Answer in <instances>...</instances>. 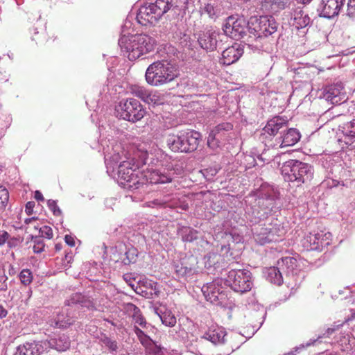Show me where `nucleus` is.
Instances as JSON below:
<instances>
[{"instance_id": "obj_1", "label": "nucleus", "mask_w": 355, "mask_h": 355, "mask_svg": "<svg viewBox=\"0 0 355 355\" xmlns=\"http://www.w3.org/2000/svg\"><path fill=\"white\" fill-rule=\"evenodd\" d=\"M130 21H126L123 26L122 34L119 40V45L122 51L127 53L130 60H135L141 55L154 50L155 40L146 34L131 35L125 33V28L130 26Z\"/></svg>"}, {"instance_id": "obj_2", "label": "nucleus", "mask_w": 355, "mask_h": 355, "mask_svg": "<svg viewBox=\"0 0 355 355\" xmlns=\"http://www.w3.org/2000/svg\"><path fill=\"white\" fill-rule=\"evenodd\" d=\"M178 76L175 65L168 60H162L150 64L145 73L147 83L159 87L172 82Z\"/></svg>"}, {"instance_id": "obj_3", "label": "nucleus", "mask_w": 355, "mask_h": 355, "mask_svg": "<svg viewBox=\"0 0 355 355\" xmlns=\"http://www.w3.org/2000/svg\"><path fill=\"white\" fill-rule=\"evenodd\" d=\"M313 166L296 159H289L282 167V174L285 181L299 187L311 180L313 177Z\"/></svg>"}, {"instance_id": "obj_4", "label": "nucleus", "mask_w": 355, "mask_h": 355, "mask_svg": "<svg viewBox=\"0 0 355 355\" xmlns=\"http://www.w3.org/2000/svg\"><path fill=\"white\" fill-rule=\"evenodd\" d=\"M201 138L200 132L188 130L176 135L169 134L166 137V144L173 152L188 153L198 148Z\"/></svg>"}, {"instance_id": "obj_5", "label": "nucleus", "mask_w": 355, "mask_h": 355, "mask_svg": "<svg viewBox=\"0 0 355 355\" xmlns=\"http://www.w3.org/2000/svg\"><path fill=\"white\" fill-rule=\"evenodd\" d=\"M252 231L254 241L260 245L278 241L285 233L277 219L271 223L256 225Z\"/></svg>"}, {"instance_id": "obj_6", "label": "nucleus", "mask_w": 355, "mask_h": 355, "mask_svg": "<svg viewBox=\"0 0 355 355\" xmlns=\"http://www.w3.org/2000/svg\"><path fill=\"white\" fill-rule=\"evenodd\" d=\"M132 161H122L117 166L118 182L124 189L135 190L144 184V180L138 176V164Z\"/></svg>"}, {"instance_id": "obj_7", "label": "nucleus", "mask_w": 355, "mask_h": 355, "mask_svg": "<svg viewBox=\"0 0 355 355\" xmlns=\"http://www.w3.org/2000/svg\"><path fill=\"white\" fill-rule=\"evenodd\" d=\"M168 12V1L155 0L139 8L136 19L142 26L154 25Z\"/></svg>"}, {"instance_id": "obj_8", "label": "nucleus", "mask_w": 355, "mask_h": 355, "mask_svg": "<svg viewBox=\"0 0 355 355\" xmlns=\"http://www.w3.org/2000/svg\"><path fill=\"white\" fill-rule=\"evenodd\" d=\"M202 338L210 341L215 345H225L223 352L217 355H230L238 347L232 342L233 336L229 335L225 328L218 324L211 325L202 336Z\"/></svg>"}, {"instance_id": "obj_9", "label": "nucleus", "mask_w": 355, "mask_h": 355, "mask_svg": "<svg viewBox=\"0 0 355 355\" xmlns=\"http://www.w3.org/2000/svg\"><path fill=\"white\" fill-rule=\"evenodd\" d=\"M225 282L234 291L240 293L250 291L253 286L252 272L246 269H232Z\"/></svg>"}, {"instance_id": "obj_10", "label": "nucleus", "mask_w": 355, "mask_h": 355, "mask_svg": "<svg viewBox=\"0 0 355 355\" xmlns=\"http://www.w3.org/2000/svg\"><path fill=\"white\" fill-rule=\"evenodd\" d=\"M116 112L119 118L133 123L141 120L146 114L139 101L132 98L121 101Z\"/></svg>"}, {"instance_id": "obj_11", "label": "nucleus", "mask_w": 355, "mask_h": 355, "mask_svg": "<svg viewBox=\"0 0 355 355\" xmlns=\"http://www.w3.org/2000/svg\"><path fill=\"white\" fill-rule=\"evenodd\" d=\"M253 27L248 28L249 31L257 37H268L275 33L277 30V23L272 16L263 15L255 19L252 22Z\"/></svg>"}, {"instance_id": "obj_12", "label": "nucleus", "mask_w": 355, "mask_h": 355, "mask_svg": "<svg viewBox=\"0 0 355 355\" xmlns=\"http://www.w3.org/2000/svg\"><path fill=\"white\" fill-rule=\"evenodd\" d=\"M332 235L330 232L320 231L317 233H310L302 241V245L306 250L321 251L328 246L331 241Z\"/></svg>"}, {"instance_id": "obj_13", "label": "nucleus", "mask_w": 355, "mask_h": 355, "mask_svg": "<svg viewBox=\"0 0 355 355\" xmlns=\"http://www.w3.org/2000/svg\"><path fill=\"white\" fill-rule=\"evenodd\" d=\"M248 28V24L243 18L231 16L227 19L223 30L227 36L237 40L243 37Z\"/></svg>"}, {"instance_id": "obj_14", "label": "nucleus", "mask_w": 355, "mask_h": 355, "mask_svg": "<svg viewBox=\"0 0 355 355\" xmlns=\"http://www.w3.org/2000/svg\"><path fill=\"white\" fill-rule=\"evenodd\" d=\"M130 92L149 105H159L164 103L163 95L157 91L148 89L144 86L132 85L130 87Z\"/></svg>"}, {"instance_id": "obj_15", "label": "nucleus", "mask_w": 355, "mask_h": 355, "mask_svg": "<svg viewBox=\"0 0 355 355\" xmlns=\"http://www.w3.org/2000/svg\"><path fill=\"white\" fill-rule=\"evenodd\" d=\"M222 282V279H215L202 287V292L207 301L218 304L225 299Z\"/></svg>"}, {"instance_id": "obj_16", "label": "nucleus", "mask_w": 355, "mask_h": 355, "mask_svg": "<svg viewBox=\"0 0 355 355\" xmlns=\"http://www.w3.org/2000/svg\"><path fill=\"white\" fill-rule=\"evenodd\" d=\"M288 121L286 119L276 116L268 121L265 127L262 129L261 135L266 145L269 143V140L279 132L284 131L287 128Z\"/></svg>"}, {"instance_id": "obj_17", "label": "nucleus", "mask_w": 355, "mask_h": 355, "mask_svg": "<svg viewBox=\"0 0 355 355\" xmlns=\"http://www.w3.org/2000/svg\"><path fill=\"white\" fill-rule=\"evenodd\" d=\"M322 98L333 105H340L346 101V92L342 83H336L322 89Z\"/></svg>"}, {"instance_id": "obj_18", "label": "nucleus", "mask_w": 355, "mask_h": 355, "mask_svg": "<svg viewBox=\"0 0 355 355\" xmlns=\"http://www.w3.org/2000/svg\"><path fill=\"white\" fill-rule=\"evenodd\" d=\"M197 258L193 255L184 257L174 264L175 272L179 277L189 278L197 272Z\"/></svg>"}, {"instance_id": "obj_19", "label": "nucleus", "mask_w": 355, "mask_h": 355, "mask_svg": "<svg viewBox=\"0 0 355 355\" xmlns=\"http://www.w3.org/2000/svg\"><path fill=\"white\" fill-rule=\"evenodd\" d=\"M345 0H321L317 12L320 17L331 19L338 16L343 7Z\"/></svg>"}, {"instance_id": "obj_20", "label": "nucleus", "mask_w": 355, "mask_h": 355, "mask_svg": "<svg viewBox=\"0 0 355 355\" xmlns=\"http://www.w3.org/2000/svg\"><path fill=\"white\" fill-rule=\"evenodd\" d=\"M259 209H256L253 211L255 215L254 220H251V221L254 223H259L261 220L266 218L268 215L272 210V208L275 204V197L274 195L268 194L265 195V197L262 196L259 198L257 202Z\"/></svg>"}, {"instance_id": "obj_21", "label": "nucleus", "mask_w": 355, "mask_h": 355, "mask_svg": "<svg viewBox=\"0 0 355 355\" xmlns=\"http://www.w3.org/2000/svg\"><path fill=\"white\" fill-rule=\"evenodd\" d=\"M281 136L276 138L275 141L268 146L272 148H284L295 145L300 139V134L295 128H289L286 132L282 131Z\"/></svg>"}, {"instance_id": "obj_22", "label": "nucleus", "mask_w": 355, "mask_h": 355, "mask_svg": "<svg viewBox=\"0 0 355 355\" xmlns=\"http://www.w3.org/2000/svg\"><path fill=\"white\" fill-rule=\"evenodd\" d=\"M47 345L44 341L27 342L19 345L13 355H40L47 349Z\"/></svg>"}, {"instance_id": "obj_23", "label": "nucleus", "mask_w": 355, "mask_h": 355, "mask_svg": "<svg viewBox=\"0 0 355 355\" xmlns=\"http://www.w3.org/2000/svg\"><path fill=\"white\" fill-rule=\"evenodd\" d=\"M277 266L282 270V275H285L286 277H294L299 272L297 261L294 257H282L277 261Z\"/></svg>"}, {"instance_id": "obj_24", "label": "nucleus", "mask_w": 355, "mask_h": 355, "mask_svg": "<svg viewBox=\"0 0 355 355\" xmlns=\"http://www.w3.org/2000/svg\"><path fill=\"white\" fill-rule=\"evenodd\" d=\"M243 53V50L241 45L235 43L223 51L220 62L224 65H230L236 62Z\"/></svg>"}, {"instance_id": "obj_25", "label": "nucleus", "mask_w": 355, "mask_h": 355, "mask_svg": "<svg viewBox=\"0 0 355 355\" xmlns=\"http://www.w3.org/2000/svg\"><path fill=\"white\" fill-rule=\"evenodd\" d=\"M217 33L211 30L205 31L198 34V42L200 47L206 51H214L217 45Z\"/></svg>"}, {"instance_id": "obj_26", "label": "nucleus", "mask_w": 355, "mask_h": 355, "mask_svg": "<svg viewBox=\"0 0 355 355\" xmlns=\"http://www.w3.org/2000/svg\"><path fill=\"white\" fill-rule=\"evenodd\" d=\"M200 12L202 15H207L214 21L223 13V7L219 0H209L200 8Z\"/></svg>"}, {"instance_id": "obj_27", "label": "nucleus", "mask_w": 355, "mask_h": 355, "mask_svg": "<svg viewBox=\"0 0 355 355\" xmlns=\"http://www.w3.org/2000/svg\"><path fill=\"white\" fill-rule=\"evenodd\" d=\"M173 174L172 170L162 168L150 171L148 178L152 184H164L171 182Z\"/></svg>"}, {"instance_id": "obj_28", "label": "nucleus", "mask_w": 355, "mask_h": 355, "mask_svg": "<svg viewBox=\"0 0 355 355\" xmlns=\"http://www.w3.org/2000/svg\"><path fill=\"white\" fill-rule=\"evenodd\" d=\"M338 141L347 146L355 141V119L343 124Z\"/></svg>"}, {"instance_id": "obj_29", "label": "nucleus", "mask_w": 355, "mask_h": 355, "mask_svg": "<svg viewBox=\"0 0 355 355\" xmlns=\"http://www.w3.org/2000/svg\"><path fill=\"white\" fill-rule=\"evenodd\" d=\"M47 343V349L53 348L59 352H64L70 347L71 341L68 336L65 334L59 335L58 337L45 340Z\"/></svg>"}, {"instance_id": "obj_30", "label": "nucleus", "mask_w": 355, "mask_h": 355, "mask_svg": "<svg viewBox=\"0 0 355 355\" xmlns=\"http://www.w3.org/2000/svg\"><path fill=\"white\" fill-rule=\"evenodd\" d=\"M291 19L293 26L297 29L305 28L311 23L309 15L300 7L294 10Z\"/></svg>"}, {"instance_id": "obj_31", "label": "nucleus", "mask_w": 355, "mask_h": 355, "mask_svg": "<svg viewBox=\"0 0 355 355\" xmlns=\"http://www.w3.org/2000/svg\"><path fill=\"white\" fill-rule=\"evenodd\" d=\"M73 315L68 308H62V311L58 313L54 319V327L58 328H66L74 322Z\"/></svg>"}, {"instance_id": "obj_32", "label": "nucleus", "mask_w": 355, "mask_h": 355, "mask_svg": "<svg viewBox=\"0 0 355 355\" xmlns=\"http://www.w3.org/2000/svg\"><path fill=\"white\" fill-rule=\"evenodd\" d=\"M116 149H113L114 153H112L110 152L109 147L105 150V162L107 166V171L111 168L112 171L114 170L115 166L117 165L118 162L121 159V156L119 152V149L120 148L119 146H116Z\"/></svg>"}, {"instance_id": "obj_33", "label": "nucleus", "mask_w": 355, "mask_h": 355, "mask_svg": "<svg viewBox=\"0 0 355 355\" xmlns=\"http://www.w3.org/2000/svg\"><path fill=\"white\" fill-rule=\"evenodd\" d=\"M265 277L267 280L272 284L281 285L283 282V275L282 270H279L278 266L277 267H270L264 271Z\"/></svg>"}, {"instance_id": "obj_34", "label": "nucleus", "mask_w": 355, "mask_h": 355, "mask_svg": "<svg viewBox=\"0 0 355 355\" xmlns=\"http://www.w3.org/2000/svg\"><path fill=\"white\" fill-rule=\"evenodd\" d=\"M155 313L157 314L163 324L166 327H173L175 325L177 320L171 311L165 310L162 311L158 308H155Z\"/></svg>"}, {"instance_id": "obj_35", "label": "nucleus", "mask_w": 355, "mask_h": 355, "mask_svg": "<svg viewBox=\"0 0 355 355\" xmlns=\"http://www.w3.org/2000/svg\"><path fill=\"white\" fill-rule=\"evenodd\" d=\"M178 234L184 242H192L198 237V232L190 227H182L178 230Z\"/></svg>"}, {"instance_id": "obj_36", "label": "nucleus", "mask_w": 355, "mask_h": 355, "mask_svg": "<svg viewBox=\"0 0 355 355\" xmlns=\"http://www.w3.org/2000/svg\"><path fill=\"white\" fill-rule=\"evenodd\" d=\"M221 259L220 254L215 252H209L204 257L203 261L205 268L208 269L214 268L216 269L219 267V263Z\"/></svg>"}, {"instance_id": "obj_37", "label": "nucleus", "mask_w": 355, "mask_h": 355, "mask_svg": "<svg viewBox=\"0 0 355 355\" xmlns=\"http://www.w3.org/2000/svg\"><path fill=\"white\" fill-rule=\"evenodd\" d=\"M98 339L101 345L106 347L110 353L114 354L117 352L119 345L116 340L108 337L105 334H102Z\"/></svg>"}, {"instance_id": "obj_38", "label": "nucleus", "mask_w": 355, "mask_h": 355, "mask_svg": "<svg viewBox=\"0 0 355 355\" xmlns=\"http://www.w3.org/2000/svg\"><path fill=\"white\" fill-rule=\"evenodd\" d=\"M232 129L233 125L232 123L223 122L215 126L210 132H214L215 135L222 139L226 135V133L232 130Z\"/></svg>"}, {"instance_id": "obj_39", "label": "nucleus", "mask_w": 355, "mask_h": 355, "mask_svg": "<svg viewBox=\"0 0 355 355\" xmlns=\"http://www.w3.org/2000/svg\"><path fill=\"white\" fill-rule=\"evenodd\" d=\"M133 330L140 343L146 347V351L150 347V346L155 345L153 340L138 327L135 326Z\"/></svg>"}, {"instance_id": "obj_40", "label": "nucleus", "mask_w": 355, "mask_h": 355, "mask_svg": "<svg viewBox=\"0 0 355 355\" xmlns=\"http://www.w3.org/2000/svg\"><path fill=\"white\" fill-rule=\"evenodd\" d=\"M138 256V251L135 248L131 247L127 249L125 252V257L122 259L125 265H130L136 262Z\"/></svg>"}, {"instance_id": "obj_41", "label": "nucleus", "mask_w": 355, "mask_h": 355, "mask_svg": "<svg viewBox=\"0 0 355 355\" xmlns=\"http://www.w3.org/2000/svg\"><path fill=\"white\" fill-rule=\"evenodd\" d=\"M19 278L23 285L28 286L33 282V276L29 269H23L19 275Z\"/></svg>"}, {"instance_id": "obj_42", "label": "nucleus", "mask_w": 355, "mask_h": 355, "mask_svg": "<svg viewBox=\"0 0 355 355\" xmlns=\"http://www.w3.org/2000/svg\"><path fill=\"white\" fill-rule=\"evenodd\" d=\"M9 192L3 186H0V211H3L8 203Z\"/></svg>"}, {"instance_id": "obj_43", "label": "nucleus", "mask_w": 355, "mask_h": 355, "mask_svg": "<svg viewBox=\"0 0 355 355\" xmlns=\"http://www.w3.org/2000/svg\"><path fill=\"white\" fill-rule=\"evenodd\" d=\"M220 139L210 132L207 137V144L213 150H216L220 147Z\"/></svg>"}, {"instance_id": "obj_44", "label": "nucleus", "mask_w": 355, "mask_h": 355, "mask_svg": "<svg viewBox=\"0 0 355 355\" xmlns=\"http://www.w3.org/2000/svg\"><path fill=\"white\" fill-rule=\"evenodd\" d=\"M159 198L161 201H163L162 204L163 207L175 208L178 207V200L171 195L164 196Z\"/></svg>"}, {"instance_id": "obj_45", "label": "nucleus", "mask_w": 355, "mask_h": 355, "mask_svg": "<svg viewBox=\"0 0 355 355\" xmlns=\"http://www.w3.org/2000/svg\"><path fill=\"white\" fill-rule=\"evenodd\" d=\"M167 349L157 345H153L146 351V355H167Z\"/></svg>"}, {"instance_id": "obj_46", "label": "nucleus", "mask_w": 355, "mask_h": 355, "mask_svg": "<svg viewBox=\"0 0 355 355\" xmlns=\"http://www.w3.org/2000/svg\"><path fill=\"white\" fill-rule=\"evenodd\" d=\"M122 309L132 318H133V315H137L140 311V309L132 303L123 304Z\"/></svg>"}, {"instance_id": "obj_47", "label": "nucleus", "mask_w": 355, "mask_h": 355, "mask_svg": "<svg viewBox=\"0 0 355 355\" xmlns=\"http://www.w3.org/2000/svg\"><path fill=\"white\" fill-rule=\"evenodd\" d=\"M31 239L34 243V245L33 247V251L35 253H40L44 251V243L42 239L41 236H31Z\"/></svg>"}, {"instance_id": "obj_48", "label": "nucleus", "mask_w": 355, "mask_h": 355, "mask_svg": "<svg viewBox=\"0 0 355 355\" xmlns=\"http://www.w3.org/2000/svg\"><path fill=\"white\" fill-rule=\"evenodd\" d=\"M132 320H134L135 324L140 325L144 329H146L150 326L149 324L146 322V319L141 313V311L138 313V314L133 315Z\"/></svg>"}, {"instance_id": "obj_49", "label": "nucleus", "mask_w": 355, "mask_h": 355, "mask_svg": "<svg viewBox=\"0 0 355 355\" xmlns=\"http://www.w3.org/2000/svg\"><path fill=\"white\" fill-rule=\"evenodd\" d=\"M39 232L41 237H45L48 239H52L53 236V230L49 226L44 225L42 227L40 228Z\"/></svg>"}, {"instance_id": "obj_50", "label": "nucleus", "mask_w": 355, "mask_h": 355, "mask_svg": "<svg viewBox=\"0 0 355 355\" xmlns=\"http://www.w3.org/2000/svg\"><path fill=\"white\" fill-rule=\"evenodd\" d=\"M47 205L49 209L53 212L54 216H60L62 214V211L57 205L56 201L53 200H49Z\"/></svg>"}, {"instance_id": "obj_51", "label": "nucleus", "mask_w": 355, "mask_h": 355, "mask_svg": "<svg viewBox=\"0 0 355 355\" xmlns=\"http://www.w3.org/2000/svg\"><path fill=\"white\" fill-rule=\"evenodd\" d=\"M222 237L224 238V239L226 240L227 242H230V241L231 240L233 242L239 243L242 240V237L240 236L239 234L235 235L230 232L223 233Z\"/></svg>"}, {"instance_id": "obj_52", "label": "nucleus", "mask_w": 355, "mask_h": 355, "mask_svg": "<svg viewBox=\"0 0 355 355\" xmlns=\"http://www.w3.org/2000/svg\"><path fill=\"white\" fill-rule=\"evenodd\" d=\"M347 15L350 17H355V0H348Z\"/></svg>"}, {"instance_id": "obj_53", "label": "nucleus", "mask_w": 355, "mask_h": 355, "mask_svg": "<svg viewBox=\"0 0 355 355\" xmlns=\"http://www.w3.org/2000/svg\"><path fill=\"white\" fill-rule=\"evenodd\" d=\"M82 298V295L80 294L76 293L71 296L69 300H67L65 302V304L68 306H71L73 304H76L78 303L81 302L80 299Z\"/></svg>"}, {"instance_id": "obj_54", "label": "nucleus", "mask_w": 355, "mask_h": 355, "mask_svg": "<svg viewBox=\"0 0 355 355\" xmlns=\"http://www.w3.org/2000/svg\"><path fill=\"white\" fill-rule=\"evenodd\" d=\"M162 203L163 201H161L160 198H157L152 201L146 202L145 205L148 207H163L162 205Z\"/></svg>"}, {"instance_id": "obj_55", "label": "nucleus", "mask_w": 355, "mask_h": 355, "mask_svg": "<svg viewBox=\"0 0 355 355\" xmlns=\"http://www.w3.org/2000/svg\"><path fill=\"white\" fill-rule=\"evenodd\" d=\"M10 234L5 230H0V246H3L8 240Z\"/></svg>"}, {"instance_id": "obj_56", "label": "nucleus", "mask_w": 355, "mask_h": 355, "mask_svg": "<svg viewBox=\"0 0 355 355\" xmlns=\"http://www.w3.org/2000/svg\"><path fill=\"white\" fill-rule=\"evenodd\" d=\"M34 206H35V202H28L26 203V212L28 215L32 214Z\"/></svg>"}, {"instance_id": "obj_57", "label": "nucleus", "mask_w": 355, "mask_h": 355, "mask_svg": "<svg viewBox=\"0 0 355 355\" xmlns=\"http://www.w3.org/2000/svg\"><path fill=\"white\" fill-rule=\"evenodd\" d=\"M64 241L67 245L69 246H74L75 245V241L73 238L70 235H66L64 237Z\"/></svg>"}, {"instance_id": "obj_58", "label": "nucleus", "mask_w": 355, "mask_h": 355, "mask_svg": "<svg viewBox=\"0 0 355 355\" xmlns=\"http://www.w3.org/2000/svg\"><path fill=\"white\" fill-rule=\"evenodd\" d=\"M340 325L338 324V325H336V326H334L333 327H329L327 329L326 331V333L324 334V335H326L327 336H329L330 335H331L335 331L338 330L339 327Z\"/></svg>"}, {"instance_id": "obj_59", "label": "nucleus", "mask_w": 355, "mask_h": 355, "mask_svg": "<svg viewBox=\"0 0 355 355\" xmlns=\"http://www.w3.org/2000/svg\"><path fill=\"white\" fill-rule=\"evenodd\" d=\"M34 198L37 201H44V200L43 195L40 191H35Z\"/></svg>"}, {"instance_id": "obj_60", "label": "nucleus", "mask_w": 355, "mask_h": 355, "mask_svg": "<svg viewBox=\"0 0 355 355\" xmlns=\"http://www.w3.org/2000/svg\"><path fill=\"white\" fill-rule=\"evenodd\" d=\"M65 260L67 261V265L65 266V267H69V264L73 260V254L71 252H69L65 254Z\"/></svg>"}, {"instance_id": "obj_61", "label": "nucleus", "mask_w": 355, "mask_h": 355, "mask_svg": "<svg viewBox=\"0 0 355 355\" xmlns=\"http://www.w3.org/2000/svg\"><path fill=\"white\" fill-rule=\"evenodd\" d=\"M8 314V311L2 305H0V319L5 318Z\"/></svg>"}, {"instance_id": "obj_62", "label": "nucleus", "mask_w": 355, "mask_h": 355, "mask_svg": "<svg viewBox=\"0 0 355 355\" xmlns=\"http://www.w3.org/2000/svg\"><path fill=\"white\" fill-rule=\"evenodd\" d=\"M311 345V343H307L306 344V345H300L299 347H296L295 348V352H297L299 349H304L305 347H308V346H310Z\"/></svg>"}, {"instance_id": "obj_63", "label": "nucleus", "mask_w": 355, "mask_h": 355, "mask_svg": "<svg viewBox=\"0 0 355 355\" xmlns=\"http://www.w3.org/2000/svg\"><path fill=\"white\" fill-rule=\"evenodd\" d=\"M230 248V244L229 243L227 245H223L221 246V251H224L225 250L226 252H227Z\"/></svg>"}, {"instance_id": "obj_64", "label": "nucleus", "mask_w": 355, "mask_h": 355, "mask_svg": "<svg viewBox=\"0 0 355 355\" xmlns=\"http://www.w3.org/2000/svg\"><path fill=\"white\" fill-rule=\"evenodd\" d=\"M209 171L211 172V175H215L217 173V170L216 168H210Z\"/></svg>"}]
</instances>
